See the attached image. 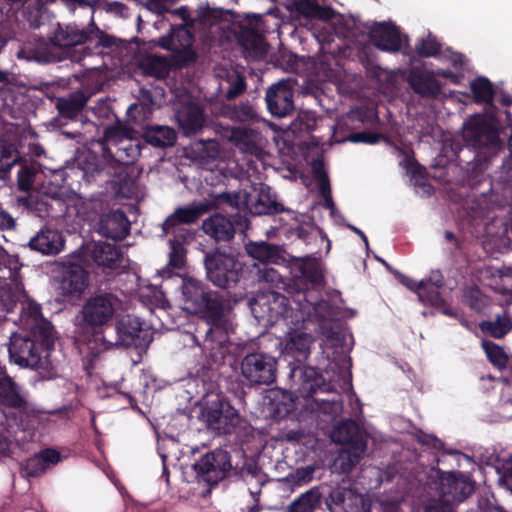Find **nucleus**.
<instances>
[{
    "label": "nucleus",
    "mask_w": 512,
    "mask_h": 512,
    "mask_svg": "<svg viewBox=\"0 0 512 512\" xmlns=\"http://www.w3.org/2000/svg\"><path fill=\"white\" fill-rule=\"evenodd\" d=\"M86 103L87 97L82 92H77L58 98L56 108L61 117L73 120L82 112Z\"/></svg>",
    "instance_id": "nucleus-38"
},
{
    "label": "nucleus",
    "mask_w": 512,
    "mask_h": 512,
    "mask_svg": "<svg viewBox=\"0 0 512 512\" xmlns=\"http://www.w3.org/2000/svg\"><path fill=\"white\" fill-rule=\"evenodd\" d=\"M368 36L370 42L383 52L398 53L401 50V32L394 24L376 23L370 28Z\"/></svg>",
    "instance_id": "nucleus-20"
},
{
    "label": "nucleus",
    "mask_w": 512,
    "mask_h": 512,
    "mask_svg": "<svg viewBox=\"0 0 512 512\" xmlns=\"http://www.w3.org/2000/svg\"><path fill=\"white\" fill-rule=\"evenodd\" d=\"M144 139L154 147L166 148L175 144L177 136L174 129L168 126H151L145 131Z\"/></svg>",
    "instance_id": "nucleus-39"
},
{
    "label": "nucleus",
    "mask_w": 512,
    "mask_h": 512,
    "mask_svg": "<svg viewBox=\"0 0 512 512\" xmlns=\"http://www.w3.org/2000/svg\"><path fill=\"white\" fill-rule=\"evenodd\" d=\"M197 61V54L191 47L177 50L172 56L173 65L177 68H186Z\"/></svg>",
    "instance_id": "nucleus-62"
},
{
    "label": "nucleus",
    "mask_w": 512,
    "mask_h": 512,
    "mask_svg": "<svg viewBox=\"0 0 512 512\" xmlns=\"http://www.w3.org/2000/svg\"><path fill=\"white\" fill-rule=\"evenodd\" d=\"M323 494L320 487L315 486L305 491L291 501L285 512H315L321 509Z\"/></svg>",
    "instance_id": "nucleus-35"
},
{
    "label": "nucleus",
    "mask_w": 512,
    "mask_h": 512,
    "mask_svg": "<svg viewBox=\"0 0 512 512\" xmlns=\"http://www.w3.org/2000/svg\"><path fill=\"white\" fill-rule=\"evenodd\" d=\"M441 288L431 286L429 283L423 281L421 291H419L418 300L426 306L435 307L438 311L448 317L456 318L457 314L452 307L447 304L446 300L440 293Z\"/></svg>",
    "instance_id": "nucleus-36"
},
{
    "label": "nucleus",
    "mask_w": 512,
    "mask_h": 512,
    "mask_svg": "<svg viewBox=\"0 0 512 512\" xmlns=\"http://www.w3.org/2000/svg\"><path fill=\"white\" fill-rule=\"evenodd\" d=\"M292 377H299L297 394L299 397L309 399L318 392L328 391L329 385L323 376L311 366H298L291 370Z\"/></svg>",
    "instance_id": "nucleus-22"
},
{
    "label": "nucleus",
    "mask_w": 512,
    "mask_h": 512,
    "mask_svg": "<svg viewBox=\"0 0 512 512\" xmlns=\"http://www.w3.org/2000/svg\"><path fill=\"white\" fill-rule=\"evenodd\" d=\"M243 480L255 502H259L261 488L265 484L264 475L260 470H246L242 473Z\"/></svg>",
    "instance_id": "nucleus-56"
},
{
    "label": "nucleus",
    "mask_w": 512,
    "mask_h": 512,
    "mask_svg": "<svg viewBox=\"0 0 512 512\" xmlns=\"http://www.w3.org/2000/svg\"><path fill=\"white\" fill-rule=\"evenodd\" d=\"M267 399L269 400V412L277 420L284 419L295 410V399L291 392L282 389L270 390Z\"/></svg>",
    "instance_id": "nucleus-30"
},
{
    "label": "nucleus",
    "mask_w": 512,
    "mask_h": 512,
    "mask_svg": "<svg viewBox=\"0 0 512 512\" xmlns=\"http://www.w3.org/2000/svg\"><path fill=\"white\" fill-rule=\"evenodd\" d=\"M115 44V38L98 28L92 19L88 24L87 43L83 48L86 55H91L94 49L99 47L110 48Z\"/></svg>",
    "instance_id": "nucleus-43"
},
{
    "label": "nucleus",
    "mask_w": 512,
    "mask_h": 512,
    "mask_svg": "<svg viewBox=\"0 0 512 512\" xmlns=\"http://www.w3.org/2000/svg\"><path fill=\"white\" fill-rule=\"evenodd\" d=\"M295 278L297 281L306 286V292L308 287L321 286L324 280L323 273L320 265L311 259L305 258L294 268Z\"/></svg>",
    "instance_id": "nucleus-34"
},
{
    "label": "nucleus",
    "mask_w": 512,
    "mask_h": 512,
    "mask_svg": "<svg viewBox=\"0 0 512 512\" xmlns=\"http://www.w3.org/2000/svg\"><path fill=\"white\" fill-rule=\"evenodd\" d=\"M242 222L246 223L247 219L239 214L232 220L220 213H216L203 221L202 229L206 235L215 241L228 242L234 238L236 233L235 225L242 226Z\"/></svg>",
    "instance_id": "nucleus-17"
},
{
    "label": "nucleus",
    "mask_w": 512,
    "mask_h": 512,
    "mask_svg": "<svg viewBox=\"0 0 512 512\" xmlns=\"http://www.w3.org/2000/svg\"><path fill=\"white\" fill-rule=\"evenodd\" d=\"M51 40L38 39L34 44L28 43L24 45L18 52V57L27 60H34L39 63L58 62L62 59L60 53L55 51Z\"/></svg>",
    "instance_id": "nucleus-26"
},
{
    "label": "nucleus",
    "mask_w": 512,
    "mask_h": 512,
    "mask_svg": "<svg viewBox=\"0 0 512 512\" xmlns=\"http://www.w3.org/2000/svg\"><path fill=\"white\" fill-rule=\"evenodd\" d=\"M200 418L217 434L241 436L247 423L222 393H210L201 408Z\"/></svg>",
    "instance_id": "nucleus-5"
},
{
    "label": "nucleus",
    "mask_w": 512,
    "mask_h": 512,
    "mask_svg": "<svg viewBox=\"0 0 512 512\" xmlns=\"http://www.w3.org/2000/svg\"><path fill=\"white\" fill-rule=\"evenodd\" d=\"M88 284L87 270L80 264L69 262L60 271L57 290L66 299L79 298Z\"/></svg>",
    "instance_id": "nucleus-11"
},
{
    "label": "nucleus",
    "mask_w": 512,
    "mask_h": 512,
    "mask_svg": "<svg viewBox=\"0 0 512 512\" xmlns=\"http://www.w3.org/2000/svg\"><path fill=\"white\" fill-rule=\"evenodd\" d=\"M483 348L493 366L498 369L506 368L509 359L502 347L493 342L485 341L483 342Z\"/></svg>",
    "instance_id": "nucleus-58"
},
{
    "label": "nucleus",
    "mask_w": 512,
    "mask_h": 512,
    "mask_svg": "<svg viewBox=\"0 0 512 512\" xmlns=\"http://www.w3.org/2000/svg\"><path fill=\"white\" fill-rule=\"evenodd\" d=\"M247 253L262 264L277 263L281 258L282 249L278 245L259 242L247 245Z\"/></svg>",
    "instance_id": "nucleus-41"
},
{
    "label": "nucleus",
    "mask_w": 512,
    "mask_h": 512,
    "mask_svg": "<svg viewBox=\"0 0 512 512\" xmlns=\"http://www.w3.org/2000/svg\"><path fill=\"white\" fill-rule=\"evenodd\" d=\"M310 292L298 291L297 299L293 300L296 307H292L289 299L285 296L277 294L274 296L273 305L270 310L275 311L276 320L283 319L287 324L295 327L302 326L307 320L315 318L319 321L332 319L335 311L327 300L312 301L308 297ZM273 317V315H271Z\"/></svg>",
    "instance_id": "nucleus-4"
},
{
    "label": "nucleus",
    "mask_w": 512,
    "mask_h": 512,
    "mask_svg": "<svg viewBox=\"0 0 512 512\" xmlns=\"http://www.w3.org/2000/svg\"><path fill=\"white\" fill-rule=\"evenodd\" d=\"M21 160L16 146L4 139H0V180L6 181L10 177L13 166Z\"/></svg>",
    "instance_id": "nucleus-40"
},
{
    "label": "nucleus",
    "mask_w": 512,
    "mask_h": 512,
    "mask_svg": "<svg viewBox=\"0 0 512 512\" xmlns=\"http://www.w3.org/2000/svg\"><path fill=\"white\" fill-rule=\"evenodd\" d=\"M204 265L209 281L221 289L235 287L243 274L242 263L219 248L205 254Z\"/></svg>",
    "instance_id": "nucleus-6"
},
{
    "label": "nucleus",
    "mask_w": 512,
    "mask_h": 512,
    "mask_svg": "<svg viewBox=\"0 0 512 512\" xmlns=\"http://www.w3.org/2000/svg\"><path fill=\"white\" fill-rule=\"evenodd\" d=\"M28 246L43 255H56L62 251L64 239L58 230L45 228L30 239Z\"/></svg>",
    "instance_id": "nucleus-25"
},
{
    "label": "nucleus",
    "mask_w": 512,
    "mask_h": 512,
    "mask_svg": "<svg viewBox=\"0 0 512 512\" xmlns=\"http://www.w3.org/2000/svg\"><path fill=\"white\" fill-rule=\"evenodd\" d=\"M88 25L85 28H78L77 25L58 24L52 37V45L61 51V57L76 58L72 51L77 46H86Z\"/></svg>",
    "instance_id": "nucleus-15"
},
{
    "label": "nucleus",
    "mask_w": 512,
    "mask_h": 512,
    "mask_svg": "<svg viewBox=\"0 0 512 512\" xmlns=\"http://www.w3.org/2000/svg\"><path fill=\"white\" fill-rule=\"evenodd\" d=\"M470 90L477 104L492 105L495 91L492 83L486 77L480 76L470 82Z\"/></svg>",
    "instance_id": "nucleus-45"
},
{
    "label": "nucleus",
    "mask_w": 512,
    "mask_h": 512,
    "mask_svg": "<svg viewBox=\"0 0 512 512\" xmlns=\"http://www.w3.org/2000/svg\"><path fill=\"white\" fill-rule=\"evenodd\" d=\"M474 492V483L460 472H449L440 478L439 496L449 503L463 502Z\"/></svg>",
    "instance_id": "nucleus-13"
},
{
    "label": "nucleus",
    "mask_w": 512,
    "mask_h": 512,
    "mask_svg": "<svg viewBox=\"0 0 512 512\" xmlns=\"http://www.w3.org/2000/svg\"><path fill=\"white\" fill-rule=\"evenodd\" d=\"M113 183L117 189L118 194L124 197H129V195L133 192L135 185L134 169L131 167V165L120 164L115 173Z\"/></svg>",
    "instance_id": "nucleus-48"
},
{
    "label": "nucleus",
    "mask_w": 512,
    "mask_h": 512,
    "mask_svg": "<svg viewBox=\"0 0 512 512\" xmlns=\"http://www.w3.org/2000/svg\"><path fill=\"white\" fill-rule=\"evenodd\" d=\"M140 154L139 146L133 143V138L124 139L114 147L113 158L121 165H131Z\"/></svg>",
    "instance_id": "nucleus-50"
},
{
    "label": "nucleus",
    "mask_w": 512,
    "mask_h": 512,
    "mask_svg": "<svg viewBox=\"0 0 512 512\" xmlns=\"http://www.w3.org/2000/svg\"><path fill=\"white\" fill-rule=\"evenodd\" d=\"M284 210L285 206L277 200V195L269 187L261 188L254 201L249 198V211L253 215H275Z\"/></svg>",
    "instance_id": "nucleus-31"
},
{
    "label": "nucleus",
    "mask_w": 512,
    "mask_h": 512,
    "mask_svg": "<svg viewBox=\"0 0 512 512\" xmlns=\"http://www.w3.org/2000/svg\"><path fill=\"white\" fill-rule=\"evenodd\" d=\"M479 327L483 333L493 338H502L510 332L512 324L509 319L498 317L495 321H482Z\"/></svg>",
    "instance_id": "nucleus-54"
},
{
    "label": "nucleus",
    "mask_w": 512,
    "mask_h": 512,
    "mask_svg": "<svg viewBox=\"0 0 512 512\" xmlns=\"http://www.w3.org/2000/svg\"><path fill=\"white\" fill-rule=\"evenodd\" d=\"M129 231L130 222L122 210H112L100 216L98 232L102 236L112 240H123Z\"/></svg>",
    "instance_id": "nucleus-24"
},
{
    "label": "nucleus",
    "mask_w": 512,
    "mask_h": 512,
    "mask_svg": "<svg viewBox=\"0 0 512 512\" xmlns=\"http://www.w3.org/2000/svg\"><path fill=\"white\" fill-rule=\"evenodd\" d=\"M265 101L273 116L283 118L294 111V90L287 82L280 81L268 88Z\"/></svg>",
    "instance_id": "nucleus-14"
},
{
    "label": "nucleus",
    "mask_w": 512,
    "mask_h": 512,
    "mask_svg": "<svg viewBox=\"0 0 512 512\" xmlns=\"http://www.w3.org/2000/svg\"><path fill=\"white\" fill-rule=\"evenodd\" d=\"M325 503L330 512H370L369 500L347 487L332 489Z\"/></svg>",
    "instance_id": "nucleus-12"
},
{
    "label": "nucleus",
    "mask_w": 512,
    "mask_h": 512,
    "mask_svg": "<svg viewBox=\"0 0 512 512\" xmlns=\"http://www.w3.org/2000/svg\"><path fill=\"white\" fill-rule=\"evenodd\" d=\"M315 468L306 466L297 468L286 477V482L292 487H301L310 483L314 477Z\"/></svg>",
    "instance_id": "nucleus-59"
},
{
    "label": "nucleus",
    "mask_w": 512,
    "mask_h": 512,
    "mask_svg": "<svg viewBox=\"0 0 512 512\" xmlns=\"http://www.w3.org/2000/svg\"><path fill=\"white\" fill-rule=\"evenodd\" d=\"M241 374L251 385H270L277 377V360L266 353L247 354L240 364Z\"/></svg>",
    "instance_id": "nucleus-8"
},
{
    "label": "nucleus",
    "mask_w": 512,
    "mask_h": 512,
    "mask_svg": "<svg viewBox=\"0 0 512 512\" xmlns=\"http://www.w3.org/2000/svg\"><path fill=\"white\" fill-rule=\"evenodd\" d=\"M59 451L54 448H45L27 458L20 464V474L23 478H37L46 473L61 461Z\"/></svg>",
    "instance_id": "nucleus-21"
},
{
    "label": "nucleus",
    "mask_w": 512,
    "mask_h": 512,
    "mask_svg": "<svg viewBox=\"0 0 512 512\" xmlns=\"http://www.w3.org/2000/svg\"><path fill=\"white\" fill-rule=\"evenodd\" d=\"M34 318L28 334H13L8 347L10 361L21 368L36 370L45 380L58 376L57 367L50 360L54 347L55 330L50 321L40 315Z\"/></svg>",
    "instance_id": "nucleus-1"
},
{
    "label": "nucleus",
    "mask_w": 512,
    "mask_h": 512,
    "mask_svg": "<svg viewBox=\"0 0 512 512\" xmlns=\"http://www.w3.org/2000/svg\"><path fill=\"white\" fill-rule=\"evenodd\" d=\"M215 204L208 200L192 201L185 206L177 207L171 214L173 221H178L181 224L191 225L198 222V220L205 214L214 210Z\"/></svg>",
    "instance_id": "nucleus-29"
},
{
    "label": "nucleus",
    "mask_w": 512,
    "mask_h": 512,
    "mask_svg": "<svg viewBox=\"0 0 512 512\" xmlns=\"http://www.w3.org/2000/svg\"><path fill=\"white\" fill-rule=\"evenodd\" d=\"M226 114L231 120L243 123H251L258 120L256 107L249 100L240 101L238 104L228 106Z\"/></svg>",
    "instance_id": "nucleus-47"
},
{
    "label": "nucleus",
    "mask_w": 512,
    "mask_h": 512,
    "mask_svg": "<svg viewBox=\"0 0 512 512\" xmlns=\"http://www.w3.org/2000/svg\"><path fill=\"white\" fill-rule=\"evenodd\" d=\"M181 291L185 303L188 304V308L193 312L212 290L203 281L193 277H186L183 279Z\"/></svg>",
    "instance_id": "nucleus-33"
},
{
    "label": "nucleus",
    "mask_w": 512,
    "mask_h": 512,
    "mask_svg": "<svg viewBox=\"0 0 512 512\" xmlns=\"http://www.w3.org/2000/svg\"><path fill=\"white\" fill-rule=\"evenodd\" d=\"M189 242H178V240H169L170 252L168 266L172 269H182L186 263L185 244Z\"/></svg>",
    "instance_id": "nucleus-57"
},
{
    "label": "nucleus",
    "mask_w": 512,
    "mask_h": 512,
    "mask_svg": "<svg viewBox=\"0 0 512 512\" xmlns=\"http://www.w3.org/2000/svg\"><path fill=\"white\" fill-rule=\"evenodd\" d=\"M88 254L97 268L106 275H111L120 269L123 262L121 249L107 242H94L88 248Z\"/></svg>",
    "instance_id": "nucleus-16"
},
{
    "label": "nucleus",
    "mask_w": 512,
    "mask_h": 512,
    "mask_svg": "<svg viewBox=\"0 0 512 512\" xmlns=\"http://www.w3.org/2000/svg\"><path fill=\"white\" fill-rule=\"evenodd\" d=\"M231 467L229 453L222 449H216L206 453L195 462L193 470L199 481L215 486L226 477Z\"/></svg>",
    "instance_id": "nucleus-9"
},
{
    "label": "nucleus",
    "mask_w": 512,
    "mask_h": 512,
    "mask_svg": "<svg viewBox=\"0 0 512 512\" xmlns=\"http://www.w3.org/2000/svg\"><path fill=\"white\" fill-rule=\"evenodd\" d=\"M464 138L476 148H494L500 144L498 129L482 115L471 116L464 123Z\"/></svg>",
    "instance_id": "nucleus-10"
},
{
    "label": "nucleus",
    "mask_w": 512,
    "mask_h": 512,
    "mask_svg": "<svg viewBox=\"0 0 512 512\" xmlns=\"http://www.w3.org/2000/svg\"><path fill=\"white\" fill-rule=\"evenodd\" d=\"M442 44L437 38L429 33L426 37L419 39L415 45V52L423 58L437 57L441 52Z\"/></svg>",
    "instance_id": "nucleus-53"
},
{
    "label": "nucleus",
    "mask_w": 512,
    "mask_h": 512,
    "mask_svg": "<svg viewBox=\"0 0 512 512\" xmlns=\"http://www.w3.org/2000/svg\"><path fill=\"white\" fill-rule=\"evenodd\" d=\"M313 229V224L300 222L298 220L295 225H291L288 229H285L284 236L287 239L296 238L304 243H308L310 241Z\"/></svg>",
    "instance_id": "nucleus-60"
},
{
    "label": "nucleus",
    "mask_w": 512,
    "mask_h": 512,
    "mask_svg": "<svg viewBox=\"0 0 512 512\" xmlns=\"http://www.w3.org/2000/svg\"><path fill=\"white\" fill-rule=\"evenodd\" d=\"M407 83L422 98L438 99L441 95L442 84L434 77L433 70L412 67L408 71Z\"/></svg>",
    "instance_id": "nucleus-18"
},
{
    "label": "nucleus",
    "mask_w": 512,
    "mask_h": 512,
    "mask_svg": "<svg viewBox=\"0 0 512 512\" xmlns=\"http://www.w3.org/2000/svg\"><path fill=\"white\" fill-rule=\"evenodd\" d=\"M170 214L161 224L162 236L171 235L169 240H178V242H190L193 239V233L186 228L184 224L172 220Z\"/></svg>",
    "instance_id": "nucleus-49"
},
{
    "label": "nucleus",
    "mask_w": 512,
    "mask_h": 512,
    "mask_svg": "<svg viewBox=\"0 0 512 512\" xmlns=\"http://www.w3.org/2000/svg\"><path fill=\"white\" fill-rule=\"evenodd\" d=\"M139 68L145 76L164 79L169 74L170 65L163 56L148 55L139 62Z\"/></svg>",
    "instance_id": "nucleus-42"
},
{
    "label": "nucleus",
    "mask_w": 512,
    "mask_h": 512,
    "mask_svg": "<svg viewBox=\"0 0 512 512\" xmlns=\"http://www.w3.org/2000/svg\"><path fill=\"white\" fill-rule=\"evenodd\" d=\"M296 12L306 19L330 20L332 18V9L320 6L311 0H299L295 3Z\"/></svg>",
    "instance_id": "nucleus-44"
},
{
    "label": "nucleus",
    "mask_w": 512,
    "mask_h": 512,
    "mask_svg": "<svg viewBox=\"0 0 512 512\" xmlns=\"http://www.w3.org/2000/svg\"><path fill=\"white\" fill-rule=\"evenodd\" d=\"M249 198L250 195L245 191H234L219 193L215 195L212 200L208 201L213 202L215 204L214 210L218 209L219 206H221L222 204H225L235 209H249Z\"/></svg>",
    "instance_id": "nucleus-46"
},
{
    "label": "nucleus",
    "mask_w": 512,
    "mask_h": 512,
    "mask_svg": "<svg viewBox=\"0 0 512 512\" xmlns=\"http://www.w3.org/2000/svg\"><path fill=\"white\" fill-rule=\"evenodd\" d=\"M0 405L20 411L25 410L28 406L20 386L7 372L0 377Z\"/></svg>",
    "instance_id": "nucleus-28"
},
{
    "label": "nucleus",
    "mask_w": 512,
    "mask_h": 512,
    "mask_svg": "<svg viewBox=\"0 0 512 512\" xmlns=\"http://www.w3.org/2000/svg\"><path fill=\"white\" fill-rule=\"evenodd\" d=\"M132 133L133 129L131 127L120 122L109 125L104 129L103 143L115 147L121 144L124 139L131 138Z\"/></svg>",
    "instance_id": "nucleus-51"
},
{
    "label": "nucleus",
    "mask_w": 512,
    "mask_h": 512,
    "mask_svg": "<svg viewBox=\"0 0 512 512\" xmlns=\"http://www.w3.org/2000/svg\"><path fill=\"white\" fill-rule=\"evenodd\" d=\"M332 440L342 445H351L360 452L366 450V442L362 439L360 427L352 419L341 421L335 426L332 432Z\"/></svg>",
    "instance_id": "nucleus-27"
},
{
    "label": "nucleus",
    "mask_w": 512,
    "mask_h": 512,
    "mask_svg": "<svg viewBox=\"0 0 512 512\" xmlns=\"http://www.w3.org/2000/svg\"><path fill=\"white\" fill-rule=\"evenodd\" d=\"M229 311V302L221 293L214 290L193 311L208 325L204 349L213 351L227 342L231 327Z\"/></svg>",
    "instance_id": "nucleus-3"
},
{
    "label": "nucleus",
    "mask_w": 512,
    "mask_h": 512,
    "mask_svg": "<svg viewBox=\"0 0 512 512\" xmlns=\"http://www.w3.org/2000/svg\"><path fill=\"white\" fill-rule=\"evenodd\" d=\"M142 322L139 318L132 315H124L117 320L114 330L115 335L109 337L105 334V341L101 340L98 346H94V352H91L89 362H93L103 352L111 350L115 347H139L142 345L141 333L144 331Z\"/></svg>",
    "instance_id": "nucleus-7"
},
{
    "label": "nucleus",
    "mask_w": 512,
    "mask_h": 512,
    "mask_svg": "<svg viewBox=\"0 0 512 512\" xmlns=\"http://www.w3.org/2000/svg\"><path fill=\"white\" fill-rule=\"evenodd\" d=\"M175 119L179 130L185 136L198 134L202 131L206 123V115L203 107L193 102L181 104L175 112Z\"/></svg>",
    "instance_id": "nucleus-19"
},
{
    "label": "nucleus",
    "mask_w": 512,
    "mask_h": 512,
    "mask_svg": "<svg viewBox=\"0 0 512 512\" xmlns=\"http://www.w3.org/2000/svg\"><path fill=\"white\" fill-rule=\"evenodd\" d=\"M424 512H455L454 505L439 496L438 499H431L425 505Z\"/></svg>",
    "instance_id": "nucleus-64"
},
{
    "label": "nucleus",
    "mask_w": 512,
    "mask_h": 512,
    "mask_svg": "<svg viewBox=\"0 0 512 512\" xmlns=\"http://www.w3.org/2000/svg\"><path fill=\"white\" fill-rule=\"evenodd\" d=\"M313 342L311 335L305 332H290L285 344L284 353L295 361L302 363L310 355Z\"/></svg>",
    "instance_id": "nucleus-32"
},
{
    "label": "nucleus",
    "mask_w": 512,
    "mask_h": 512,
    "mask_svg": "<svg viewBox=\"0 0 512 512\" xmlns=\"http://www.w3.org/2000/svg\"><path fill=\"white\" fill-rule=\"evenodd\" d=\"M120 305L116 294L104 290L95 291L85 300L75 319L74 342L80 354L90 359L94 346L105 341Z\"/></svg>",
    "instance_id": "nucleus-2"
},
{
    "label": "nucleus",
    "mask_w": 512,
    "mask_h": 512,
    "mask_svg": "<svg viewBox=\"0 0 512 512\" xmlns=\"http://www.w3.org/2000/svg\"><path fill=\"white\" fill-rule=\"evenodd\" d=\"M221 89L227 100H233L241 95L247 87L246 77L237 70H224L220 74Z\"/></svg>",
    "instance_id": "nucleus-37"
},
{
    "label": "nucleus",
    "mask_w": 512,
    "mask_h": 512,
    "mask_svg": "<svg viewBox=\"0 0 512 512\" xmlns=\"http://www.w3.org/2000/svg\"><path fill=\"white\" fill-rule=\"evenodd\" d=\"M237 42L241 46L244 57L249 60H262L268 53V44L263 34L251 27H241Z\"/></svg>",
    "instance_id": "nucleus-23"
},
{
    "label": "nucleus",
    "mask_w": 512,
    "mask_h": 512,
    "mask_svg": "<svg viewBox=\"0 0 512 512\" xmlns=\"http://www.w3.org/2000/svg\"><path fill=\"white\" fill-rule=\"evenodd\" d=\"M2 267L8 270V278H14L21 270L22 264L17 255L9 254L0 245V269Z\"/></svg>",
    "instance_id": "nucleus-61"
},
{
    "label": "nucleus",
    "mask_w": 512,
    "mask_h": 512,
    "mask_svg": "<svg viewBox=\"0 0 512 512\" xmlns=\"http://www.w3.org/2000/svg\"><path fill=\"white\" fill-rule=\"evenodd\" d=\"M257 278L259 282H265L271 287H278L283 283L280 273L269 264H264L262 268L258 269Z\"/></svg>",
    "instance_id": "nucleus-63"
},
{
    "label": "nucleus",
    "mask_w": 512,
    "mask_h": 512,
    "mask_svg": "<svg viewBox=\"0 0 512 512\" xmlns=\"http://www.w3.org/2000/svg\"><path fill=\"white\" fill-rule=\"evenodd\" d=\"M465 304L473 311L480 313L488 306V297L476 285L464 289Z\"/></svg>",
    "instance_id": "nucleus-52"
},
{
    "label": "nucleus",
    "mask_w": 512,
    "mask_h": 512,
    "mask_svg": "<svg viewBox=\"0 0 512 512\" xmlns=\"http://www.w3.org/2000/svg\"><path fill=\"white\" fill-rule=\"evenodd\" d=\"M18 164L20 169L17 173V187L22 192H28L33 187L37 169L34 165L27 163V161L22 162V159Z\"/></svg>",
    "instance_id": "nucleus-55"
}]
</instances>
